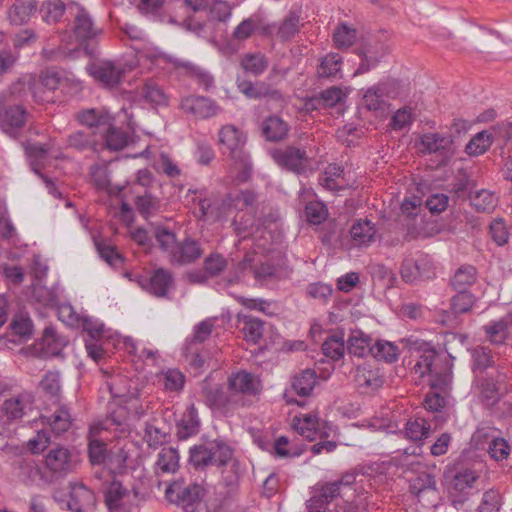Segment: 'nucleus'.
<instances>
[{
	"mask_svg": "<svg viewBox=\"0 0 512 512\" xmlns=\"http://www.w3.org/2000/svg\"><path fill=\"white\" fill-rule=\"evenodd\" d=\"M35 450H26L25 455L18 461L20 476L27 484L44 487L52 484L57 477H63L73 472L81 458L78 450H48L42 455L45 469H41L35 460Z\"/></svg>",
	"mask_w": 512,
	"mask_h": 512,
	"instance_id": "f257e3e1",
	"label": "nucleus"
},
{
	"mask_svg": "<svg viewBox=\"0 0 512 512\" xmlns=\"http://www.w3.org/2000/svg\"><path fill=\"white\" fill-rule=\"evenodd\" d=\"M246 141L245 134L234 125H225L219 131L221 151L240 170L242 180H246L252 171L251 158L245 150Z\"/></svg>",
	"mask_w": 512,
	"mask_h": 512,
	"instance_id": "f03ea898",
	"label": "nucleus"
},
{
	"mask_svg": "<svg viewBox=\"0 0 512 512\" xmlns=\"http://www.w3.org/2000/svg\"><path fill=\"white\" fill-rule=\"evenodd\" d=\"M71 31L76 41L83 48L86 55L91 58L98 56V39L103 34V29L98 27L89 14L82 6H77V11L71 22Z\"/></svg>",
	"mask_w": 512,
	"mask_h": 512,
	"instance_id": "7ed1b4c3",
	"label": "nucleus"
},
{
	"mask_svg": "<svg viewBox=\"0 0 512 512\" xmlns=\"http://www.w3.org/2000/svg\"><path fill=\"white\" fill-rule=\"evenodd\" d=\"M481 471L476 468H461L446 474L448 498L455 508L462 506L477 489Z\"/></svg>",
	"mask_w": 512,
	"mask_h": 512,
	"instance_id": "20e7f679",
	"label": "nucleus"
},
{
	"mask_svg": "<svg viewBox=\"0 0 512 512\" xmlns=\"http://www.w3.org/2000/svg\"><path fill=\"white\" fill-rule=\"evenodd\" d=\"M204 489L198 484L184 486L183 481H174L165 489V497L179 505L184 512H197L201 509Z\"/></svg>",
	"mask_w": 512,
	"mask_h": 512,
	"instance_id": "39448f33",
	"label": "nucleus"
},
{
	"mask_svg": "<svg viewBox=\"0 0 512 512\" xmlns=\"http://www.w3.org/2000/svg\"><path fill=\"white\" fill-rule=\"evenodd\" d=\"M360 58L354 76L361 75L374 69L381 59L388 53V46L377 36L362 38L356 50Z\"/></svg>",
	"mask_w": 512,
	"mask_h": 512,
	"instance_id": "423d86ee",
	"label": "nucleus"
},
{
	"mask_svg": "<svg viewBox=\"0 0 512 512\" xmlns=\"http://www.w3.org/2000/svg\"><path fill=\"white\" fill-rule=\"evenodd\" d=\"M126 419L127 412L125 408L119 407L112 410L104 420L90 427L87 448H105L107 441H110L107 433L112 429L118 430L123 427Z\"/></svg>",
	"mask_w": 512,
	"mask_h": 512,
	"instance_id": "0eeeda50",
	"label": "nucleus"
},
{
	"mask_svg": "<svg viewBox=\"0 0 512 512\" xmlns=\"http://www.w3.org/2000/svg\"><path fill=\"white\" fill-rule=\"evenodd\" d=\"M420 152L424 155L436 154L442 161H449L455 154L452 135L441 133H424L420 136Z\"/></svg>",
	"mask_w": 512,
	"mask_h": 512,
	"instance_id": "6e6552de",
	"label": "nucleus"
},
{
	"mask_svg": "<svg viewBox=\"0 0 512 512\" xmlns=\"http://www.w3.org/2000/svg\"><path fill=\"white\" fill-rule=\"evenodd\" d=\"M28 112L21 104H8L0 108V129L13 139H17L27 121Z\"/></svg>",
	"mask_w": 512,
	"mask_h": 512,
	"instance_id": "1a4fd4ad",
	"label": "nucleus"
},
{
	"mask_svg": "<svg viewBox=\"0 0 512 512\" xmlns=\"http://www.w3.org/2000/svg\"><path fill=\"white\" fill-rule=\"evenodd\" d=\"M140 501L139 492L135 489L128 490L119 481H112L105 493V502L110 510H130L136 507Z\"/></svg>",
	"mask_w": 512,
	"mask_h": 512,
	"instance_id": "9d476101",
	"label": "nucleus"
},
{
	"mask_svg": "<svg viewBox=\"0 0 512 512\" xmlns=\"http://www.w3.org/2000/svg\"><path fill=\"white\" fill-rule=\"evenodd\" d=\"M138 283L150 294L158 297H167L170 287L173 286V274L165 268H157L148 276H139Z\"/></svg>",
	"mask_w": 512,
	"mask_h": 512,
	"instance_id": "9b49d317",
	"label": "nucleus"
},
{
	"mask_svg": "<svg viewBox=\"0 0 512 512\" xmlns=\"http://www.w3.org/2000/svg\"><path fill=\"white\" fill-rule=\"evenodd\" d=\"M88 73L105 87L113 88L120 84L124 70L110 60H97L87 65Z\"/></svg>",
	"mask_w": 512,
	"mask_h": 512,
	"instance_id": "f8f14e48",
	"label": "nucleus"
},
{
	"mask_svg": "<svg viewBox=\"0 0 512 512\" xmlns=\"http://www.w3.org/2000/svg\"><path fill=\"white\" fill-rule=\"evenodd\" d=\"M401 343L410 351L422 353L414 365L415 372L421 377L426 374L432 375V366L436 357L435 349L429 343L414 337L402 339Z\"/></svg>",
	"mask_w": 512,
	"mask_h": 512,
	"instance_id": "ddd939ff",
	"label": "nucleus"
},
{
	"mask_svg": "<svg viewBox=\"0 0 512 512\" xmlns=\"http://www.w3.org/2000/svg\"><path fill=\"white\" fill-rule=\"evenodd\" d=\"M202 255L201 243L187 236L182 241H178L175 249L170 254L169 262L174 266H186L195 263Z\"/></svg>",
	"mask_w": 512,
	"mask_h": 512,
	"instance_id": "4468645a",
	"label": "nucleus"
},
{
	"mask_svg": "<svg viewBox=\"0 0 512 512\" xmlns=\"http://www.w3.org/2000/svg\"><path fill=\"white\" fill-rule=\"evenodd\" d=\"M92 465L103 466L110 473H121L127 466L128 455L125 450H88Z\"/></svg>",
	"mask_w": 512,
	"mask_h": 512,
	"instance_id": "2eb2a0df",
	"label": "nucleus"
},
{
	"mask_svg": "<svg viewBox=\"0 0 512 512\" xmlns=\"http://www.w3.org/2000/svg\"><path fill=\"white\" fill-rule=\"evenodd\" d=\"M274 161L288 171L300 174L305 170L308 156L305 149L288 146L285 149H276L272 153Z\"/></svg>",
	"mask_w": 512,
	"mask_h": 512,
	"instance_id": "dca6fc26",
	"label": "nucleus"
},
{
	"mask_svg": "<svg viewBox=\"0 0 512 512\" xmlns=\"http://www.w3.org/2000/svg\"><path fill=\"white\" fill-rule=\"evenodd\" d=\"M190 463L197 469L223 467L231 460V450H190Z\"/></svg>",
	"mask_w": 512,
	"mask_h": 512,
	"instance_id": "f3484780",
	"label": "nucleus"
},
{
	"mask_svg": "<svg viewBox=\"0 0 512 512\" xmlns=\"http://www.w3.org/2000/svg\"><path fill=\"white\" fill-rule=\"evenodd\" d=\"M69 496L66 502L69 510L73 512H87L95 505V495L82 482H71L69 484Z\"/></svg>",
	"mask_w": 512,
	"mask_h": 512,
	"instance_id": "a211bd4d",
	"label": "nucleus"
},
{
	"mask_svg": "<svg viewBox=\"0 0 512 512\" xmlns=\"http://www.w3.org/2000/svg\"><path fill=\"white\" fill-rule=\"evenodd\" d=\"M181 109L199 119H206L217 114L219 107L216 102L204 96H187L181 101Z\"/></svg>",
	"mask_w": 512,
	"mask_h": 512,
	"instance_id": "6ab92c4d",
	"label": "nucleus"
},
{
	"mask_svg": "<svg viewBox=\"0 0 512 512\" xmlns=\"http://www.w3.org/2000/svg\"><path fill=\"white\" fill-rule=\"evenodd\" d=\"M67 344L66 337L57 334L52 326H47L36 346H38L39 353L43 358H49L60 355Z\"/></svg>",
	"mask_w": 512,
	"mask_h": 512,
	"instance_id": "aec40b11",
	"label": "nucleus"
},
{
	"mask_svg": "<svg viewBox=\"0 0 512 512\" xmlns=\"http://www.w3.org/2000/svg\"><path fill=\"white\" fill-rule=\"evenodd\" d=\"M28 403H30V396L27 394H19L6 399L0 406V425L5 426L21 419Z\"/></svg>",
	"mask_w": 512,
	"mask_h": 512,
	"instance_id": "412c9836",
	"label": "nucleus"
},
{
	"mask_svg": "<svg viewBox=\"0 0 512 512\" xmlns=\"http://www.w3.org/2000/svg\"><path fill=\"white\" fill-rule=\"evenodd\" d=\"M77 119L82 125L87 126L92 134L97 136L100 135L103 129H108L109 121L113 120L109 113L94 108L79 112Z\"/></svg>",
	"mask_w": 512,
	"mask_h": 512,
	"instance_id": "4be33fe9",
	"label": "nucleus"
},
{
	"mask_svg": "<svg viewBox=\"0 0 512 512\" xmlns=\"http://www.w3.org/2000/svg\"><path fill=\"white\" fill-rule=\"evenodd\" d=\"M100 145L99 150L106 147L112 151H119L124 149L129 143V135L121 128L113 125V120L109 121V128L103 129L98 136Z\"/></svg>",
	"mask_w": 512,
	"mask_h": 512,
	"instance_id": "5701e85b",
	"label": "nucleus"
},
{
	"mask_svg": "<svg viewBox=\"0 0 512 512\" xmlns=\"http://www.w3.org/2000/svg\"><path fill=\"white\" fill-rule=\"evenodd\" d=\"M347 352L359 358L373 354L374 343L370 335L365 334L361 330H352L347 339Z\"/></svg>",
	"mask_w": 512,
	"mask_h": 512,
	"instance_id": "b1692460",
	"label": "nucleus"
},
{
	"mask_svg": "<svg viewBox=\"0 0 512 512\" xmlns=\"http://www.w3.org/2000/svg\"><path fill=\"white\" fill-rule=\"evenodd\" d=\"M258 384L254 375L245 370L232 373L228 378L229 390L237 393L255 395L259 390Z\"/></svg>",
	"mask_w": 512,
	"mask_h": 512,
	"instance_id": "393cba45",
	"label": "nucleus"
},
{
	"mask_svg": "<svg viewBox=\"0 0 512 512\" xmlns=\"http://www.w3.org/2000/svg\"><path fill=\"white\" fill-rule=\"evenodd\" d=\"M510 448L508 441L500 437L496 430L477 429L471 437L470 448Z\"/></svg>",
	"mask_w": 512,
	"mask_h": 512,
	"instance_id": "a878e982",
	"label": "nucleus"
},
{
	"mask_svg": "<svg viewBox=\"0 0 512 512\" xmlns=\"http://www.w3.org/2000/svg\"><path fill=\"white\" fill-rule=\"evenodd\" d=\"M202 394L204 396L205 403L211 408L228 411L232 407V399L220 385L210 387L205 380L202 385Z\"/></svg>",
	"mask_w": 512,
	"mask_h": 512,
	"instance_id": "bb28decb",
	"label": "nucleus"
},
{
	"mask_svg": "<svg viewBox=\"0 0 512 512\" xmlns=\"http://www.w3.org/2000/svg\"><path fill=\"white\" fill-rule=\"evenodd\" d=\"M289 131V125L279 116L271 115L263 120L261 134L269 142L283 140Z\"/></svg>",
	"mask_w": 512,
	"mask_h": 512,
	"instance_id": "cd10ccee",
	"label": "nucleus"
},
{
	"mask_svg": "<svg viewBox=\"0 0 512 512\" xmlns=\"http://www.w3.org/2000/svg\"><path fill=\"white\" fill-rule=\"evenodd\" d=\"M200 421L197 409L194 405H190L183 413L181 419L176 423V436L179 440H186L197 434Z\"/></svg>",
	"mask_w": 512,
	"mask_h": 512,
	"instance_id": "c85d7f7f",
	"label": "nucleus"
},
{
	"mask_svg": "<svg viewBox=\"0 0 512 512\" xmlns=\"http://www.w3.org/2000/svg\"><path fill=\"white\" fill-rule=\"evenodd\" d=\"M37 10V0H15L8 10V19L13 25H23Z\"/></svg>",
	"mask_w": 512,
	"mask_h": 512,
	"instance_id": "c756f323",
	"label": "nucleus"
},
{
	"mask_svg": "<svg viewBox=\"0 0 512 512\" xmlns=\"http://www.w3.org/2000/svg\"><path fill=\"white\" fill-rule=\"evenodd\" d=\"M343 58L340 54L330 52L320 59L317 66V75L319 78L336 79L342 78Z\"/></svg>",
	"mask_w": 512,
	"mask_h": 512,
	"instance_id": "7c9ffc66",
	"label": "nucleus"
},
{
	"mask_svg": "<svg viewBox=\"0 0 512 512\" xmlns=\"http://www.w3.org/2000/svg\"><path fill=\"white\" fill-rule=\"evenodd\" d=\"M375 226L368 219H359L350 228L352 241L357 246H368L375 240Z\"/></svg>",
	"mask_w": 512,
	"mask_h": 512,
	"instance_id": "2f4dec72",
	"label": "nucleus"
},
{
	"mask_svg": "<svg viewBox=\"0 0 512 512\" xmlns=\"http://www.w3.org/2000/svg\"><path fill=\"white\" fill-rule=\"evenodd\" d=\"M66 9V4L62 0H44L37 11L44 23L53 25L61 21Z\"/></svg>",
	"mask_w": 512,
	"mask_h": 512,
	"instance_id": "473e14b6",
	"label": "nucleus"
},
{
	"mask_svg": "<svg viewBox=\"0 0 512 512\" xmlns=\"http://www.w3.org/2000/svg\"><path fill=\"white\" fill-rule=\"evenodd\" d=\"M140 96L151 106H167L168 96L162 87L154 80L149 79L140 88Z\"/></svg>",
	"mask_w": 512,
	"mask_h": 512,
	"instance_id": "72a5a7b5",
	"label": "nucleus"
},
{
	"mask_svg": "<svg viewBox=\"0 0 512 512\" xmlns=\"http://www.w3.org/2000/svg\"><path fill=\"white\" fill-rule=\"evenodd\" d=\"M67 144L69 147L79 151L92 150L98 152L100 141L97 135L79 130L67 137Z\"/></svg>",
	"mask_w": 512,
	"mask_h": 512,
	"instance_id": "f704fd0d",
	"label": "nucleus"
},
{
	"mask_svg": "<svg viewBox=\"0 0 512 512\" xmlns=\"http://www.w3.org/2000/svg\"><path fill=\"white\" fill-rule=\"evenodd\" d=\"M476 279V268L466 264L455 271L450 280V285L454 291H469V288L476 282Z\"/></svg>",
	"mask_w": 512,
	"mask_h": 512,
	"instance_id": "c9c22d12",
	"label": "nucleus"
},
{
	"mask_svg": "<svg viewBox=\"0 0 512 512\" xmlns=\"http://www.w3.org/2000/svg\"><path fill=\"white\" fill-rule=\"evenodd\" d=\"M178 450H161L154 465L157 476L173 474L179 469Z\"/></svg>",
	"mask_w": 512,
	"mask_h": 512,
	"instance_id": "e433bc0d",
	"label": "nucleus"
},
{
	"mask_svg": "<svg viewBox=\"0 0 512 512\" xmlns=\"http://www.w3.org/2000/svg\"><path fill=\"white\" fill-rule=\"evenodd\" d=\"M317 382V374L312 369H304L292 380V389L302 397L309 396Z\"/></svg>",
	"mask_w": 512,
	"mask_h": 512,
	"instance_id": "4c0bfd02",
	"label": "nucleus"
},
{
	"mask_svg": "<svg viewBox=\"0 0 512 512\" xmlns=\"http://www.w3.org/2000/svg\"><path fill=\"white\" fill-rule=\"evenodd\" d=\"M493 133L490 130H483L476 133L465 146V152L469 156L484 154L493 144Z\"/></svg>",
	"mask_w": 512,
	"mask_h": 512,
	"instance_id": "58836bf2",
	"label": "nucleus"
},
{
	"mask_svg": "<svg viewBox=\"0 0 512 512\" xmlns=\"http://www.w3.org/2000/svg\"><path fill=\"white\" fill-rule=\"evenodd\" d=\"M488 340L494 345L505 344L509 336V323L505 319L490 321L483 326Z\"/></svg>",
	"mask_w": 512,
	"mask_h": 512,
	"instance_id": "ea45409f",
	"label": "nucleus"
},
{
	"mask_svg": "<svg viewBox=\"0 0 512 512\" xmlns=\"http://www.w3.org/2000/svg\"><path fill=\"white\" fill-rule=\"evenodd\" d=\"M345 351L346 345L343 332L328 336L322 344L323 354L333 361L342 359Z\"/></svg>",
	"mask_w": 512,
	"mask_h": 512,
	"instance_id": "a19ab883",
	"label": "nucleus"
},
{
	"mask_svg": "<svg viewBox=\"0 0 512 512\" xmlns=\"http://www.w3.org/2000/svg\"><path fill=\"white\" fill-rule=\"evenodd\" d=\"M300 28V15L298 12L291 10L280 23L277 37L281 42H287L299 33Z\"/></svg>",
	"mask_w": 512,
	"mask_h": 512,
	"instance_id": "79ce46f5",
	"label": "nucleus"
},
{
	"mask_svg": "<svg viewBox=\"0 0 512 512\" xmlns=\"http://www.w3.org/2000/svg\"><path fill=\"white\" fill-rule=\"evenodd\" d=\"M473 372L483 373L494 366L495 361L489 347L478 345L471 351Z\"/></svg>",
	"mask_w": 512,
	"mask_h": 512,
	"instance_id": "37998d69",
	"label": "nucleus"
},
{
	"mask_svg": "<svg viewBox=\"0 0 512 512\" xmlns=\"http://www.w3.org/2000/svg\"><path fill=\"white\" fill-rule=\"evenodd\" d=\"M470 204L479 213H490L496 207V198L485 189L475 191L469 195Z\"/></svg>",
	"mask_w": 512,
	"mask_h": 512,
	"instance_id": "c03bdc74",
	"label": "nucleus"
},
{
	"mask_svg": "<svg viewBox=\"0 0 512 512\" xmlns=\"http://www.w3.org/2000/svg\"><path fill=\"white\" fill-rule=\"evenodd\" d=\"M32 91L31 80L18 79L13 82L7 91V101L13 104H21L27 100Z\"/></svg>",
	"mask_w": 512,
	"mask_h": 512,
	"instance_id": "a18cd8bd",
	"label": "nucleus"
},
{
	"mask_svg": "<svg viewBox=\"0 0 512 512\" xmlns=\"http://www.w3.org/2000/svg\"><path fill=\"white\" fill-rule=\"evenodd\" d=\"M398 347L386 340H376L374 342V350L372 356L378 361H385L386 363H394L399 357Z\"/></svg>",
	"mask_w": 512,
	"mask_h": 512,
	"instance_id": "49530a36",
	"label": "nucleus"
},
{
	"mask_svg": "<svg viewBox=\"0 0 512 512\" xmlns=\"http://www.w3.org/2000/svg\"><path fill=\"white\" fill-rule=\"evenodd\" d=\"M317 421L314 416L307 414L303 419L295 417L292 421V426L303 438L309 442L316 440L318 435Z\"/></svg>",
	"mask_w": 512,
	"mask_h": 512,
	"instance_id": "de8ad7c7",
	"label": "nucleus"
},
{
	"mask_svg": "<svg viewBox=\"0 0 512 512\" xmlns=\"http://www.w3.org/2000/svg\"><path fill=\"white\" fill-rule=\"evenodd\" d=\"M476 301L477 297L470 291H456L450 299L451 310L454 314L468 313Z\"/></svg>",
	"mask_w": 512,
	"mask_h": 512,
	"instance_id": "09e8293b",
	"label": "nucleus"
},
{
	"mask_svg": "<svg viewBox=\"0 0 512 512\" xmlns=\"http://www.w3.org/2000/svg\"><path fill=\"white\" fill-rule=\"evenodd\" d=\"M175 65L178 67H183L186 69V71L196 79L197 83L202 86L205 90H209L213 84H214V78L213 76L207 72L206 70L202 69L199 66H196L190 62H184V61H176Z\"/></svg>",
	"mask_w": 512,
	"mask_h": 512,
	"instance_id": "8fccbe9b",
	"label": "nucleus"
},
{
	"mask_svg": "<svg viewBox=\"0 0 512 512\" xmlns=\"http://www.w3.org/2000/svg\"><path fill=\"white\" fill-rule=\"evenodd\" d=\"M261 27V16L254 14L241 21L233 31V38L238 41L248 39L258 28Z\"/></svg>",
	"mask_w": 512,
	"mask_h": 512,
	"instance_id": "3c124183",
	"label": "nucleus"
},
{
	"mask_svg": "<svg viewBox=\"0 0 512 512\" xmlns=\"http://www.w3.org/2000/svg\"><path fill=\"white\" fill-rule=\"evenodd\" d=\"M9 328L14 335L27 340L32 336L33 323L27 314L17 313L12 318Z\"/></svg>",
	"mask_w": 512,
	"mask_h": 512,
	"instance_id": "603ef678",
	"label": "nucleus"
},
{
	"mask_svg": "<svg viewBox=\"0 0 512 512\" xmlns=\"http://www.w3.org/2000/svg\"><path fill=\"white\" fill-rule=\"evenodd\" d=\"M356 38V30L345 23H341L333 32V42L339 49L351 47L356 41Z\"/></svg>",
	"mask_w": 512,
	"mask_h": 512,
	"instance_id": "864d4df0",
	"label": "nucleus"
},
{
	"mask_svg": "<svg viewBox=\"0 0 512 512\" xmlns=\"http://www.w3.org/2000/svg\"><path fill=\"white\" fill-rule=\"evenodd\" d=\"M242 68L254 76L262 74L268 67L266 57L260 53L246 54L241 60Z\"/></svg>",
	"mask_w": 512,
	"mask_h": 512,
	"instance_id": "5fc2aeb1",
	"label": "nucleus"
},
{
	"mask_svg": "<svg viewBox=\"0 0 512 512\" xmlns=\"http://www.w3.org/2000/svg\"><path fill=\"white\" fill-rule=\"evenodd\" d=\"M430 425L424 418L409 419L406 423V435L413 441H419L428 437Z\"/></svg>",
	"mask_w": 512,
	"mask_h": 512,
	"instance_id": "6e6d98bb",
	"label": "nucleus"
},
{
	"mask_svg": "<svg viewBox=\"0 0 512 512\" xmlns=\"http://www.w3.org/2000/svg\"><path fill=\"white\" fill-rule=\"evenodd\" d=\"M345 97L346 95L343 93L341 88L332 86L321 91L319 95L313 97L311 101H315L323 107H334L341 103Z\"/></svg>",
	"mask_w": 512,
	"mask_h": 512,
	"instance_id": "4d7b16f0",
	"label": "nucleus"
},
{
	"mask_svg": "<svg viewBox=\"0 0 512 512\" xmlns=\"http://www.w3.org/2000/svg\"><path fill=\"white\" fill-rule=\"evenodd\" d=\"M155 239L160 247V249L167 253L168 258L172 253V250L175 249L178 240L176 234L170 229L164 226H158L155 229Z\"/></svg>",
	"mask_w": 512,
	"mask_h": 512,
	"instance_id": "13d9d810",
	"label": "nucleus"
},
{
	"mask_svg": "<svg viewBox=\"0 0 512 512\" xmlns=\"http://www.w3.org/2000/svg\"><path fill=\"white\" fill-rule=\"evenodd\" d=\"M436 482L434 477L427 472H420L414 478L410 479V491L416 496L426 491H435Z\"/></svg>",
	"mask_w": 512,
	"mask_h": 512,
	"instance_id": "bf43d9fd",
	"label": "nucleus"
},
{
	"mask_svg": "<svg viewBox=\"0 0 512 512\" xmlns=\"http://www.w3.org/2000/svg\"><path fill=\"white\" fill-rule=\"evenodd\" d=\"M244 337L247 341L257 343L263 335V323L261 320L252 316H243Z\"/></svg>",
	"mask_w": 512,
	"mask_h": 512,
	"instance_id": "052dcab7",
	"label": "nucleus"
},
{
	"mask_svg": "<svg viewBox=\"0 0 512 512\" xmlns=\"http://www.w3.org/2000/svg\"><path fill=\"white\" fill-rule=\"evenodd\" d=\"M135 207L144 219H149L159 210V201L151 194H144L135 198Z\"/></svg>",
	"mask_w": 512,
	"mask_h": 512,
	"instance_id": "680f3d73",
	"label": "nucleus"
},
{
	"mask_svg": "<svg viewBox=\"0 0 512 512\" xmlns=\"http://www.w3.org/2000/svg\"><path fill=\"white\" fill-rule=\"evenodd\" d=\"M96 248L100 257L105 260L110 266L118 267L124 262V257L120 254L116 247L110 245L105 241L96 242Z\"/></svg>",
	"mask_w": 512,
	"mask_h": 512,
	"instance_id": "e2e57ef3",
	"label": "nucleus"
},
{
	"mask_svg": "<svg viewBox=\"0 0 512 512\" xmlns=\"http://www.w3.org/2000/svg\"><path fill=\"white\" fill-rule=\"evenodd\" d=\"M339 491V483L334 481L321 486L317 485L312 496H318L319 506L325 507V505L339 495Z\"/></svg>",
	"mask_w": 512,
	"mask_h": 512,
	"instance_id": "0e129e2a",
	"label": "nucleus"
},
{
	"mask_svg": "<svg viewBox=\"0 0 512 512\" xmlns=\"http://www.w3.org/2000/svg\"><path fill=\"white\" fill-rule=\"evenodd\" d=\"M227 260L220 253H211L203 262V268L210 278L220 275L227 267Z\"/></svg>",
	"mask_w": 512,
	"mask_h": 512,
	"instance_id": "69168bd1",
	"label": "nucleus"
},
{
	"mask_svg": "<svg viewBox=\"0 0 512 512\" xmlns=\"http://www.w3.org/2000/svg\"><path fill=\"white\" fill-rule=\"evenodd\" d=\"M501 506L502 497L499 491L489 489L482 496L478 512H500Z\"/></svg>",
	"mask_w": 512,
	"mask_h": 512,
	"instance_id": "338daca9",
	"label": "nucleus"
},
{
	"mask_svg": "<svg viewBox=\"0 0 512 512\" xmlns=\"http://www.w3.org/2000/svg\"><path fill=\"white\" fill-rule=\"evenodd\" d=\"M306 219L309 223L319 225L324 222L328 216L327 207L318 201H312L305 207Z\"/></svg>",
	"mask_w": 512,
	"mask_h": 512,
	"instance_id": "774afa93",
	"label": "nucleus"
}]
</instances>
